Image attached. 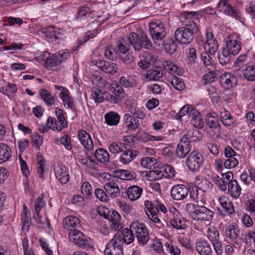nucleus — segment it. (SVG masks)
Returning a JSON list of instances; mask_svg holds the SVG:
<instances>
[{"label": "nucleus", "instance_id": "nucleus-27", "mask_svg": "<svg viewBox=\"0 0 255 255\" xmlns=\"http://www.w3.org/2000/svg\"><path fill=\"white\" fill-rule=\"evenodd\" d=\"M39 97L48 106H51L55 103L54 97L45 89L39 90Z\"/></svg>", "mask_w": 255, "mask_h": 255}, {"label": "nucleus", "instance_id": "nucleus-42", "mask_svg": "<svg viewBox=\"0 0 255 255\" xmlns=\"http://www.w3.org/2000/svg\"><path fill=\"white\" fill-rule=\"evenodd\" d=\"M164 138L165 136H164L152 135L147 132H143L141 133L138 137L139 140L145 143L148 141H163Z\"/></svg>", "mask_w": 255, "mask_h": 255}, {"label": "nucleus", "instance_id": "nucleus-62", "mask_svg": "<svg viewBox=\"0 0 255 255\" xmlns=\"http://www.w3.org/2000/svg\"><path fill=\"white\" fill-rule=\"evenodd\" d=\"M57 141H59L61 144L64 145L65 148L68 150H71L72 145L71 143V138L68 135H63L60 137L59 139H58Z\"/></svg>", "mask_w": 255, "mask_h": 255}, {"label": "nucleus", "instance_id": "nucleus-13", "mask_svg": "<svg viewBox=\"0 0 255 255\" xmlns=\"http://www.w3.org/2000/svg\"><path fill=\"white\" fill-rule=\"evenodd\" d=\"M216 8L219 11L235 18H237L239 16V13L234 9L228 0H220Z\"/></svg>", "mask_w": 255, "mask_h": 255}, {"label": "nucleus", "instance_id": "nucleus-15", "mask_svg": "<svg viewBox=\"0 0 255 255\" xmlns=\"http://www.w3.org/2000/svg\"><path fill=\"white\" fill-rule=\"evenodd\" d=\"M63 227L69 230V232L74 230L80 229L82 228L81 221L74 216H68L63 219Z\"/></svg>", "mask_w": 255, "mask_h": 255}, {"label": "nucleus", "instance_id": "nucleus-32", "mask_svg": "<svg viewBox=\"0 0 255 255\" xmlns=\"http://www.w3.org/2000/svg\"><path fill=\"white\" fill-rule=\"evenodd\" d=\"M190 198L194 201L198 202L201 200L203 195V190L197 186H193L188 188Z\"/></svg>", "mask_w": 255, "mask_h": 255}, {"label": "nucleus", "instance_id": "nucleus-53", "mask_svg": "<svg viewBox=\"0 0 255 255\" xmlns=\"http://www.w3.org/2000/svg\"><path fill=\"white\" fill-rule=\"evenodd\" d=\"M239 232V230L234 225L229 226L226 230L227 237L232 241L237 239Z\"/></svg>", "mask_w": 255, "mask_h": 255}, {"label": "nucleus", "instance_id": "nucleus-12", "mask_svg": "<svg viewBox=\"0 0 255 255\" xmlns=\"http://www.w3.org/2000/svg\"><path fill=\"white\" fill-rule=\"evenodd\" d=\"M189 193L188 188L183 184L173 186L171 190V197L175 200L180 201L185 199Z\"/></svg>", "mask_w": 255, "mask_h": 255}, {"label": "nucleus", "instance_id": "nucleus-38", "mask_svg": "<svg viewBox=\"0 0 255 255\" xmlns=\"http://www.w3.org/2000/svg\"><path fill=\"white\" fill-rule=\"evenodd\" d=\"M191 150V145L187 144L181 143L180 141L176 149V154L178 157L183 158L188 154Z\"/></svg>", "mask_w": 255, "mask_h": 255}, {"label": "nucleus", "instance_id": "nucleus-31", "mask_svg": "<svg viewBox=\"0 0 255 255\" xmlns=\"http://www.w3.org/2000/svg\"><path fill=\"white\" fill-rule=\"evenodd\" d=\"M11 156V150L6 144L0 143V164L9 159Z\"/></svg>", "mask_w": 255, "mask_h": 255}, {"label": "nucleus", "instance_id": "nucleus-36", "mask_svg": "<svg viewBox=\"0 0 255 255\" xmlns=\"http://www.w3.org/2000/svg\"><path fill=\"white\" fill-rule=\"evenodd\" d=\"M95 157L100 162L105 164L110 160V154L108 151L103 148H98L95 152Z\"/></svg>", "mask_w": 255, "mask_h": 255}, {"label": "nucleus", "instance_id": "nucleus-41", "mask_svg": "<svg viewBox=\"0 0 255 255\" xmlns=\"http://www.w3.org/2000/svg\"><path fill=\"white\" fill-rule=\"evenodd\" d=\"M49 56L45 60V66L47 69H51L52 67H55L60 64L59 57L57 56V54L50 55L48 54Z\"/></svg>", "mask_w": 255, "mask_h": 255}, {"label": "nucleus", "instance_id": "nucleus-18", "mask_svg": "<svg viewBox=\"0 0 255 255\" xmlns=\"http://www.w3.org/2000/svg\"><path fill=\"white\" fill-rule=\"evenodd\" d=\"M202 137V135L199 130H190L182 136L180 140L181 143L190 145V142H195L197 140H200Z\"/></svg>", "mask_w": 255, "mask_h": 255}, {"label": "nucleus", "instance_id": "nucleus-24", "mask_svg": "<svg viewBox=\"0 0 255 255\" xmlns=\"http://www.w3.org/2000/svg\"><path fill=\"white\" fill-rule=\"evenodd\" d=\"M143 192L142 188L137 185L129 186L126 190L128 198L131 201L138 200L141 196Z\"/></svg>", "mask_w": 255, "mask_h": 255}, {"label": "nucleus", "instance_id": "nucleus-40", "mask_svg": "<svg viewBox=\"0 0 255 255\" xmlns=\"http://www.w3.org/2000/svg\"><path fill=\"white\" fill-rule=\"evenodd\" d=\"M231 54L225 47L223 48L222 52L218 54V59L220 63L222 65H225L230 63L232 59Z\"/></svg>", "mask_w": 255, "mask_h": 255}, {"label": "nucleus", "instance_id": "nucleus-20", "mask_svg": "<svg viewBox=\"0 0 255 255\" xmlns=\"http://www.w3.org/2000/svg\"><path fill=\"white\" fill-rule=\"evenodd\" d=\"M124 121L129 131H136L138 130L137 133L140 131L138 120L134 117L128 114H125L124 116Z\"/></svg>", "mask_w": 255, "mask_h": 255}, {"label": "nucleus", "instance_id": "nucleus-59", "mask_svg": "<svg viewBox=\"0 0 255 255\" xmlns=\"http://www.w3.org/2000/svg\"><path fill=\"white\" fill-rule=\"evenodd\" d=\"M91 97L96 103L103 102V93L98 88H94L91 92Z\"/></svg>", "mask_w": 255, "mask_h": 255}, {"label": "nucleus", "instance_id": "nucleus-22", "mask_svg": "<svg viewBox=\"0 0 255 255\" xmlns=\"http://www.w3.org/2000/svg\"><path fill=\"white\" fill-rule=\"evenodd\" d=\"M196 250L200 255H211L212 253L210 244L204 240L197 242Z\"/></svg>", "mask_w": 255, "mask_h": 255}, {"label": "nucleus", "instance_id": "nucleus-10", "mask_svg": "<svg viewBox=\"0 0 255 255\" xmlns=\"http://www.w3.org/2000/svg\"><path fill=\"white\" fill-rule=\"evenodd\" d=\"M54 170L56 178L61 184H65L69 181L70 176L68 170L61 162H56Z\"/></svg>", "mask_w": 255, "mask_h": 255}, {"label": "nucleus", "instance_id": "nucleus-34", "mask_svg": "<svg viewBox=\"0 0 255 255\" xmlns=\"http://www.w3.org/2000/svg\"><path fill=\"white\" fill-rule=\"evenodd\" d=\"M228 189L230 194L235 198H237L241 193V188L236 180L228 183Z\"/></svg>", "mask_w": 255, "mask_h": 255}, {"label": "nucleus", "instance_id": "nucleus-49", "mask_svg": "<svg viewBox=\"0 0 255 255\" xmlns=\"http://www.w3.org/2000/svg\"><path fill=\"white\" fill-rule=\"evenodd\" d=\"M81 193L87 199H90L92 195V188L88 182H84L81 187Z\"/></svg>", "mask_w": 255, "mask_h": 255}, {"label": "nucleus", "instance_id": "nucleus-5", "mask_svg": "<svg viewBox=\"0 0 255 255\" xmlns=\"http://www.w3.org/2000/svg\"><path fill=\"white\" fill-rule=\"evenodd\" d=\"M149 27L150 33L155 43L161 41L166 36L164 24L160 21H152Z\"/></svg>", "mask_w": 255, "mask_h": 255}, {"label": "nucleus", "instance_id": "nucleus-37", "mask_svg": "<svg viewBox=\"0 0 255 255\" xmlns=\"http://www.w3.org/2000/svg\"><path fill=\"white\" fill-rule=\"evenodd\" d=\"M248 53H245L243 54H241L235 61L233 67L236 68L237 70H241L244 69L249 64L247 63Z\"/></svg>", "mask_w": 255, "mask_h": 255}, {"label": "nucleus", "instance_id": "nucleus-50", "mask_svg": "<svg viewBox=\"0 0 255 255\" xmlns=\"http://www.w3.org/2000/svg\"><path fill=\"white\" fill-rule=\"evenodd\" d=\"M105 58L110 60L114 61L118 57V52L115 48L112 46H108L106 48L104 51Z\"/></svg>", "mask_w": 255, "mask_h": 255}, {"label": "nucleus", "instance_id": "nucleus-6", "mask_svg": "<svg viewBox=\"0 0 255 255\" xmlns=\"http://www.w3.org/2000/svg\"><path fill=\"white\" fill-rule=\"evenodd\" d=\"M106 210L107 213L105 211H104L103 216L109 221L111 229L117 232L122 229L123 228V224L120 214L116 211H109L108 209Z\"/></svg>", "mask_w": 255, "mask_h": 255}, {"label": "nucleus", "instance_id": "nucleus-25", "mask_svg": "<svg viewBox=\"0 0 255 255\" xmlns=\"http://www.w3.org/2000/svg\"><path fill=\"white\" fill-rule=\"evenodd\" d=\"M137 155V151L135 150H124L119 158V161L123 164H127L133 160Z\"/></svg>", "mask_w": 255, "mask_h": 255}, {"label": "nucleus", "instance_id": "nucleus-26", "mask_svg": "<svg viewBox=\"0 0 255 255\" xmlns=\"http://www.w3.org/2000/svg\"><path fill=\"white\" fill-rule=\"evenodd\" d=\"M205 124L210 128L217 129L220 126L218 115L215 112L208 114L206 116Z\"/></svg>", "mask_w": 255, "mask_h": 255}, {"label": "nucleus", "instance_id": "nucleus-60", "mask_svg": "<svg viewBox=\"0 0 255 255\" xmlns=\"http://www.w3.org/2000/svg\"><path fill=\"white\" fill-rule=\"evenodd\" d=\"M156 159L154 157H145L141 158V165L145 168H150L155 164Z\"/></svg>", "mask_w": 255, "mask_h": 255}, {"label": "nucleus", "instance_id": "nucleus-35", "mask_svg": "<svg viewBox=\"0 0 255 255\" xmlns=\"http://www.w3.org/2000/svg\"><path fill=\"white\" fill-rule=\"evenodd\" d=\"M128 144L123 142H113L109 144L108 146L109 150L112 153H118L124 151V150L127 149Z\"/></svg>", "mask_w": 255, "mask_h": 255}, {"label": "nucleus", "instance_id": "nucleus-7", "mask_svg": "<svg viewBox=\"0 0 255 255\" xmlns=\"http://www.w3.org/2000/svg\"><path fill=\"white\" fill-rule=\"evenodd\" d=\"M202 155L198 152L192 151L187 158V165L191 171H199L203 163Z\"/></svg>", "mask_w": 255, "mask_h": 255}, {"label": "nucleus", "instance_id": "nucleus-16", "mask_svg": "<svg viewBox=\"0 0 255 255\" xmlns=\"http://www.w3.org/2000/svg\"><path fill=\"white\" fill-rule=\"evenodd\" d=\"M96 65L107 74H114L117 72L118 70L116 64L104 60L97 61Z\"/></svg>", "mask_w": 255, "mask_h": 255}, {"label": "nucleus", "instance_id": "nucleus-64", "mask_svg": "<svg viewBox=\"0 0 255 255\" xmlns=\"http://www.w3.org/2000/svg\"><path fill=\"white\" fill-rule=\"evenodd\" d=\"M246 210L253 214H255V199H249L245 203Z\"/></svg>", "mask_w": 255, "mask_h": 255}, {"label": "nucleus", "instance_id": "nucleus-8", "mask_svg": "<svg viewBox=\"0 0 255 255\" xmlns=\"http://www.w3.org/2000/svg\"><path fill=\"white\" fill-rule=\"evenodd\" d=\"M123 242L115 238L108 243L105 249V255H124Z\"/></svg>", "mask_w": 255, "mask_h": 255}, {"label": "nucleus", "instance_id": "nucleus-51", "mask_svg": "<svg viewBox=\"0 0 255 255\" xmlns=\"http://www.w3.org/2000/svg\"><path fill=\"white\" fill-rule=\"evenodd\" d=\"M201 58L205 66L208 70H211L213 67V61L207 52L201 53Z\"/></svg>", "mask_w": 255, "mask_h": 255}, {"label": "nucleus", "instance_id": "nucleus-52", "mask_svg": "<svg viewBox=\"0 0 255 255\" xmlns=\"http://www.w3.org/2000/svg\"><path fill=\"white\" fill-rule=\"evenodd\" d=\"M91 10L88 6H81L77 13L76 19L82 20L86 19L90 15Z\"/></svg>", "mask_w": 255, "mask_h": 255}, {"label": "nucleus", "instance_id": "nucleus-63", "mask_svg": "<svg viewBox=\"0 0 255 255\" xmlns=\"http://www.w3.org/2000/svg\"><path fill=\"white\" fill-rule=\"evenodd\" d=\"M164 246L166 251L172 255H179L180 254V250L175 245L167 242Z\"/></svg>", "mask_w": 255, "mask_h": 255}, {"label": "nucleus", "instance_id": "nucleus-39", "mask_svg": "<svg viewBox=\"0 0 255 255\" xmlns=\"http://www.w3.org/2000/svg\"><path fill=\"white\" fill-rule=\"evenodd\" d=\"M219 201L226 214H231L234 212L235 210L233 203L229 198L225 197H221L219 199Z\"/></svg>", "mask_w": 255, "mask_h": 255}, {"label": "nucleus", "instance_id": "nucleus-44", "mask_svg": "<svg viewBox=\"0 0 255 255\" xmlns=\"http://www.w3.org/2000/svg\"><path fill=\"white\" fill-rule=\"evenodd\" d=\"M193 111V113L190 117L191 118V123L194 127L197 128H201L203 126V122L200 114L196 110Z\"/></svg>", "mask_w": 255, "mask_h": 255}, {"label": "nucleus", "instance_id": "nucleus-48", "mask_svg": "<svg viewBox=\"0 0 255 255\" xmlns=\"http://www.w3.org/2000/svg\"><path fill=\"white\" fill-rule=\"evenodd\" d=\"M170 83L174 88L178 91L183 90L185 87L183 80L175 76L171 78Z\"/></svg>", "mask_w": 255, "mask_h": 255}, {"label": "nucleus", "instance_id": "nucleus-57", "mask_svg": "<svg viewBox=\"0 0 255 255\" xmlns=\"http://www.w3.org/2000/svg\"><path fill=\"white\" fill-rule=\"evenodd\" d=\"M47 126L50 127L53 130L60 131L66 127H63V125H58L55 118L49 117L47 121Z\"/></svg>", "mask_w": 255, "mask_h": 255}, {"label": "nucleus", "instance_id": "nucleus-11", "mask_svg": "<svg viewBox=\"0 0 255 255\" xmlns=\"http://www.w3.org/2000/svg\"><path fill=\"white\" fill-rule=\"evenodd\" d=\"M134 232L131 230L129 227V229L127 228H123L119 230L114 237L118 239V241L120 240L122 242L123 245L124 243L130 244L134 241Z\"/></svg>", "mask_w": 255, "mask_h": 255}, {"label": "nucleus", "instance_id": "nucleus-56", "mask_svg": "<svg viewBox=\"0 0 255 255\" xmlns=\"http://www.w3.org/2000/svg\"><path fill=\"white\" fill-rule=\"evenodd\" d=\"M170 225L178 230L183 229L186 227L185 221L181 218H174L170 220Z\"/></svg>", "mask_w": 255, "mask_h": 255}, {"label": "nucleus", "instance_id": "nucleus-19", "mask_svg": "<svg viewBox=\"0 0 255 255\" xmlns=\"http://www.w3.org/2000/svg\"><path fill=\"white\" fill-rule=\"evenodd\" d=\"M78 137L84 147L88 150H91L93 147V142L90 135L85 130H78Z\"/></svg>", "mask_w": 255, "mask_h": 255}, {"label": "nucleus", "instance_id": "nucleus-1", "mask_svg": "<svg viewBox=\"0 0 255 255\" xmlns=\"http://www.w3.org/2000/svg\"><path fill=\"white\" fill-rule=\"evenodd\" d=\"M202 15L199 11H184L182 12L180 18L184 26L178 28L175 32L176 40L181 44L190 43L194 38V35L199 30V27L195 19L201 18Z\"/></svg>", "mask_w": 255, "mask_h": 255}, {"label": "nucleus", "instance_id": "nucleus-46", "mask_svg": "<svg viewBox=\"0 0 255 255\" xmlns=\"http://www.w3.org/2000/svg\"><path fill=\"white\" fill-rule=\"evenodd\" d=\"M207 237L212 244L220 241V234L218 231L214 227L209 228L207 233Z\"/></svg>", "mask_w": 255, "mask_h": 255}, {"label": "nucleus", "instance_id": "nucleus-23", "mask_svg": "<svg viewBox=\"0 0 255 255\" xmlns=\"http://www.w3.org/2000/svg\"><path fill=\"white\" fill-rule=\"evenodd\" d=\"M104 188L112 198L118 196L120 193L119 187L114 180L108 181L104 184Z\"/></svg>", "mask_w": 255, "mask_h": 255}, {"label": "nucleus", "instance_id": "nucleus-58", "mask_svg": "<svg viewBox=\"0 0 255 255\" xmlns=\"http://www.w3.org/2000/svg\"><path fill=\"white\" fill-rule=\"evenodd\" d=\"M37 172L40 178L43 177L44 167L45 166L46 161L44 160L43 157L41 154H37Z\"/></svg>", "mask_w": 255, "mask_h": 255}, {"label": "nucleus", "instance_id": "nucleus-28", "mask_svg": "<svg viewBox=\"0 0 255 255\" xmlns=\"http://www.w3.org/2000/svg\"><path fill=\"white\" fill-rule=\"evenodd\" d=\"M162 66L163 68L170 74H176L179 75H181L184 73V70L178 67L176 65L169 60L163 61Z\"/></svg>", "mask_w": 255, "mask_h": 255}, {"label": "nucleus", "instance_id": "nucleus-29", "mask_svg": "<svg viewBox=\"0 0 255 255\" xmlns=\"http://www.w3.org/2000/svg\"><path fill=\"white\" fill-rule=\"evenodd\" d=\"M220 120L226 127H232L235 123V119L230 112L226 110L220 112Z\"/></svg>", "mask_w": 255, "mask_h": 255}, {"label": "nucleus", "instance_id": "nucleus-4", "mask_svg": "<svg viewBox=\"0 0 255 255\" xmlns=\"http://www.w3.org/2000/svg\"><path fill=\"white\" fill-rule=\"evenodd\" d=\"M70 241L82 249H91L93 246L91 244L90 238L86 237L79 229L73 230L69 232Z\"/></svg>", "mask_w": 255, "mask_h": 255}, {"label": "nucleus", "instance_id": "nucleus-3", "mask_svg": "<svg viewBox=\"0 0 255 255\" xmlns=\"http://www.w3.org/2000/svg\"><path fill=\"white\" fill-rule=\"evenodd\" d=\"M131 230L134 232L138 242L142 245H145L149 239L148 231L146 226L139 222H134L130 224Z\"/></svg>", "mask_w": 255, "mask_h": 255}, {"label": "nucleus", "instance_id": "nucleus-2", "mask_svg": "<svg viewBox=\"0 0 255 255\" xmlns=\"http://www.w3.org/2000/svg\"><path fill=\"white\" fill-rule=\"evenodd\" d=\"M128 41L134 49L138 51H140L142 48L149 49L152 46L151 42L144 32L139 35L134 32L130 33Z\"/></svg>", "mask_w": 255, "mask_h": 255}, {"label": "nucleus", "instance_id": "nucleus-21", "mask_svg": "<svg viewBox=\"0 0 255 255\" xmlns=\"http://www.w3.org/2000/svg\"><path fill=\"white\" fill-rule=\"evenodd\" d=\"M165 74V70L161 67H154L149 69L146 73V78L149 81H157Z\"/></svg>", "mask_w": 255, "mask_h": 255}, {"label": "nucleus", "instance_id": "nucleus-54", "mask_svg": "<svg viewBox=\"0 0 255 255\" xmlns=\"http://www.w3.org/2000/svg\"><path fill=\"white\" fill-rule=\"evenodd\" d=\"M59 97L62 100L63 104L64 106H66L70 109H72L74 106L73 100L70 98L68 92H60L59 93Z\"/></svg>", "mask_w": 255, "mask_h": 255}, {"label": "nucleus", "instance_id": "nucleus-17", "mask_svg": "<svg viewBox=\"0 0 255 255\" xmlns=\"http://www.w3.org/2000/svg\"><path fill=\"white\" fill-rule=\"evenodd\" d=\"M237 83L236 77L230 73H225L220 76V83L225 88L230 89L236 86Z\"/></svg>", "mask_w": 255, "mask_h": 255}, {"label": "nucleus", "instance_id": "nucleus-47", "mask_svg": "<svg viewBox=\"0 0 255 255\" xmlns=\"http://www.w3.org/2000/svg\"><path fill=\"white\" fill-rule=\"evenodd\" d=\"M163 45L165 52L169 54L174 53L177 48V44L172 39L164 41Z\"/></svg>", "mask_w": 255, "mask_h": 255}, {"label": "nucleus", "instance_id": "nucleus-55", "mask_svg": "<svg viewBox=\"0 0 255 255\" xmlns=\"http://www.w3.org/2000/svg\"><path fill=\"white\" fill-rule=\"evenodd\" d=\"M184 209L186 213L194 220L197 213V206L193 203H187Z\"/></svg>", "mask_w": 255, "mask_h": 255}, {"label": "nucleus", "instance_id": "nucleus-43", "mask_svg": "<svg viewBox=\"0 0 255 255\" xmlns=\"http://www.w3.org/2000/svg\"><path fill=\"white\" fill-rule=\"evenodd\" d=\"M160 169L161 172L162 178L164 177L167 179H171L175 175V171L174 168L168 164H165L162 166Z\"/></svg>", "mask_w": 255, "mask_h": 255}, {"label": "nucleus", "instance_id": "nucleus-30", "mask_svg": "<svg viewBox=\"0 0 255 255\" xmlns=\"http://www.w3.org/2000/svg\"><path fill=\"white\" fill-rule=\"evenodd\" d=\"M105 123L108 126H115L118 125L120 120V116L113 111L106 113L104 116Z\"/></svg>", "mask_w": 255, "mask_h": 255}, {"label": "nucleus", "instance_id": "nucleus-61", "mask_svg": "<svg viewBox=\"0 0 255 255\" xmlns=\"http://www.w3.org/2000/svg\"><path fill=\"white\" fill-rule=\"evenodd\" d=\"M65 37L64 31L62 29L55 27L53 42L59 43Z\"/></svg>", "mask_w": 255, "mask_h": 255}, {"label": "nucleus", "instance_id": "nucleus-33", "mask_svg": "<svg viewBox=\"0 0 255 255\" xmlns=\"http://www.w3.org/2000/svg\"><path fill=\"white\" fill-rule=\"evenodd\" d=\"M243 77L248 81H255V65L248 64L242 70Z\"/></svg>", "mask_w": 255, "mask_h": 255}, {"label": "nucleus", "instance_id": "nucleus-45", "mask_svg": "<svg viewBox=\"0 0 255 255\" xmlns=\"http://www.w3.org/2000/svg\"><path fill=\"white\" fill-rule=\"evenodd\" d=\"M196 110L191 106L186 105L183 107L176 115V119L180 121L183 116L188 115L190 117L193 113V111Z\"/></svg>", "mask_w": 255, "mask_h": 255}, {"label": "nucleus", "instance_id": "nucleus-14", "mask_svg": "<svg viewBox=\"0 0 255 255\" xmlns=\"http://www.w3.org/2000/svg\"><path fill=\"white\" fill-rule=\"evenodd\" d=\"M214 215V212L205 206L197 205V213L194 220L210 221Z\"/></svg>", "mask_w": 255, "mask_h": 255}, {"label": "nucleus", "instance_id": "nucleus-9", "mask_svg": "<svg viewBox=\"0 0 255 255\" xmlns=\"http://www.w3.org/2000/svg\"><path fill=\"white\" fill-rule=\"evenodd\" d=\"M233 55L237 54L241 49L240 38L236 33L230 34L227 38L226 47H225Z\"/></svg>", "mask_w": 255, "mask_h": 255}]
</instances>
